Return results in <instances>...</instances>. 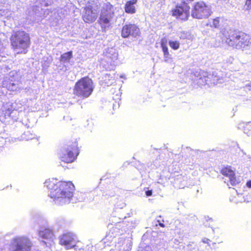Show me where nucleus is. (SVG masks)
<instances>
[{
	"instance_id": "nucleus-13",
	"label": "nucleus",
	"mask_w": 251,
	"mask_h": 251,
	"mask_svg": "<svg viewBox=\"0 0 251 251\" xmlns=\"http://www.w3.org/2000/svg\"><path fill=\"white\" fill-rule=\"evenodd\" d=\"M98 15L96 9L92 7L88 6L85 9V13L83 15V19L85 23H92L96 20Z\"/></svg>"
},
{
	"instance_id": "nucleus-26",
	"label": "nucleus",
	"mask_w": 251,
	"mask_h": 251,
	"mask_svg": "<svg viewBox=\"0 0 251 251\" xmlns=\"http://www.w3.org/2000/svg\"><path fill=\"white\" fill-rule=\"evenodd\" d=\"M244 87L248 89V90L251 91V81L250 83L246 84Z\"/></svg>"
},
{
	"instance_id": "nucleus-17",
	"label": "nucleus",
	"mask_w": 251,
	"mask_h": 251,
	"mask_svg": "<svg viewBox=\"0 0 251 251\" xmlns=\"http://www.w3.org/2000/svg\"><path fill=\"white\" fill-rule=\"evenodd\" d=\"M137 0H132L127 1L125 5V11L127 13L133 14L135 13V8L134 4Z\"/></svg>"
},
{
	"instance_id": "nucleus-23",
	"label": "nucleus",
	"mask_w": 251,
	"mask_h": 251,
	"mask_svg": "<svg viewBox=\"0 0 251 251\" xmlns=\"http://www.w3.org/2000/svg\"><path fill=\"white\" fill-rule=\"evenodd\" d=\"M40 2L42 5H44L47 6L49 5V3H50V0H38Z\"/></svg>"
},
{
	"instance_id": "nucleus-16",
	"label": "nucleus",
	"mask_w": 251,
	"mask_h": 251,
	"mask_svg": "<svg viewBox=\"0 0 251 251\" xmlns=\"http://www.w3.org/2000/svg\"><path fill=\"white\" fill-rule=\"evenodd\" d=\"M40 236L44 239L52 240L54 238V234L52 230L45 228L40 232Z\"/></svg>"
},
{
	"instance_id": "nucleus-40",
	"label": "nucleus",
	"mask_w": 251,
	"mask_h": 251,
	"mask_svg": "<svg viewBox=\"0 0 251 251\" xmlns=\"http://www.w3.org/2000/svg\"><path fill=\"white\" fill-rule=\"evenodd\" d=\"M250 201H251V200Z\"/></svg>"
},
{
	"instance_id": "nucleus-20",
	"label": "nucleus",
	"mask_w": 251,
	"mask_h": 251,
	"mask_svg": "<svg viewBox=\"0 0 251 251\" xmlns=\"http://www.w3.org/2000/svg\"><path fill=\"white\" fill-rule=\"evenodd\" d=\"M72 51H68L67 52L63 53L61 55L60 61L64 63L69 62L70 59L72 57Z\"/></svg>"
},
{
	"instance_id": "nucleus-11",
	"label": "nucleus",
	"mask_w": 251,
	"mask_h": 251,
	"mask_svg": "<svg viewBox=\"0 0 251 251\" xmlns=\"http://www.w3.org/2000/svg\"><path fill=\"white\" fill-rule=\"evenodd\" d=\"M75 236L70 232L63 234L59 238V244L65 246L67 249L74 248L75 246Z\"/></svg>"
},
{
	"instance_id": "nucleus-37",
	"label": "nucleus",
	"mask_w": 251,
	"mask_h": 251,
	"mask_svg": "<svg viewBox=\"0 0 251 251\" xmlns=\"http://www.w3.org/2000/svg\"><path fill=\"white\" fill-rule=\"evenodd\" d=\"M249 196H247L246 197H248ZM246 199L248 200V198H247ZM247 201H249V200H247Z\"/></svg>"
},
{
	"instance_id": "nucleus-12",
	"label": "nucleus",
	"mask_w": 251,
	"mask_h": 251,
	"mask_svg": "<svg viewBox=\"0 0 251 251\" xmlns=\"http://www.w3.org/2000/svg\"><path fill=\"white\" fill-rule=\"evenodd\" d=\"M140 33V29L134 24H126L123 26L121 32L122 37L126 38L130 36L136 37Z\"/></svg>"
},
{
	"instance_id": "nucleus-2",
	"label": "nucleus",
	"mask_w": 251,
	"mask_h": 251,
	"mask_svg": "<svg viewBox=\"0 0 251 251\" xmlns=\"http://www.w3.org/2000/svg\"><path fill=\"white\" fill-rule=\"evenodd\" d=\"M225 42L230 47L236 49H245L251 46L250 36L242 32L230 30L225 35Z\"/></svg>"
},
{
	"instance_id": "nucleus-30",
	"label": "nucleus",
	"mask_w": 251,
	"mask_h": 251,
	"mask_svg": "<svg viewBox=\"0 0 251 251\" xmlns=\"http://www.w3.org/2000/svg\"><path fill=\"white\" fill-rule=\"evenodd\" d=\"M203 78L204 79V82L205 84H208V76H205L204 75H203Z\"/></svg>"
},
{
	"instance_id": "nucleus-3",
	"label": "nucleus",
	"mask_w": 251,
	"mask_h": 251,
	"mask_svg": "<svg viewBox=\"0 0 251 251\" xmlns=\"http://www.w3.org/2000/svg\"><path fill=\"white\" fill-rule=\"evenodd\" d=\"M94 90L92 80L88 77L80 79L75 84L74 94L82 99L89 97Z\"/></svg>"
},
{
	"instance_id": "nucleus-27",
	"label": "nucleus",
	"mask_w": 251,
	"mask_h": 251,
	"mask_svg": "<svg viewBox=\"0 0 251 251\" xmlns=\"http://www.w3.org/2000/svg\"><path fill=\"white\" fill-rule=\"evenodd\" d=\"M50 11L49 9H47L44 12L43 16L44 18L46 17L47 15H49Z\"/></svg>"
},
{
	"instance_id": "nucleus-10",
	"label": "nucleus",
	"mask_w": 251,
	"mask_h": 251,
	"mask_svg": "<svg viewBox=\"0 0 251 251\" xmlns=\"http://www.w3.org/2000/svg\"><path fill=\"white\" fill-rule=\"evenodd\" d=\"M31 244L24 239H15L10 245V251H30Z\"/></svg>"
},
{
	"instance_id": "nucleus-36",
	"label": "nucleus",
	"mask_w": 251,
	"mask_h": 251,
	"mask_svg": "<svg viewBox=\"0 0 251 251\" xmlns=\"http://www.w3.org/2000/svg\"><path fill=\"white\" fill-rule=\"evenodd\" d=\"M3 58V57L0 55V61L2 60V59Z\"/></svg>"
},
{
	"instance_id": "nucleus-39",
	"label": "nucleus",
	"mask_w": 251,
	"mask_h": 251,
	"mask_svg": "<svg viewBox=\"0 0 251 251\" xmlns=\"http://www.w3.org/2000/svg\"><path fill=\"white\" fill-rule=\"evenodd\" d=\"M181 205L182 206H183V203H181Z\"/></svg>"
},
{
	"instance_id": "nucleus-4",
	"label": "nucleus",
	"mask_w": 251,
	"mask_h": 251,
	"mask_svg": "<svg viewBox=\"0 0 251 251\" xmlns=\"http://www.w3.org/2000/svg\"><path fill=\"white\" fill-rule=\"evenodd\" d=\"M79 152L76 144L70 145L61 150L58 158L61 162L65 164L72 163L76 160Z\"/></svg>"
},
{
	"instance_id": "nucleus-32",
	"label": "nucleus",
	"mask_w": 251,
	"mask_h": 251,
	"mask_svg": "<svg viewBox=\"0 0 251 251\" xmlns=\"http://www.w3.org/2000/svg\"><path fill=\"white\" fill-rule=\"evenodd\" d=\"M246 185L248 187L251 188V180L248 181Z\"/></svg>"
},
{
	"instance_id": "nucleus-6",
	"label": "nucleus",
	"mask_w": 251,
	"mask_h": 251,
	"mask_svg": "<svg viewBox=\"0 0 251 251\" xmlns=\"http://www.w3.org/2000/svg\"><path fill=\"white\" fill-rule=\"evenodd\" d=\"M194 0H175L176 9H174V16H175L178 21L181 22L186 21L189 16L190 7L188 5L189 1Z\"/></svg>"
},
{
	"instance_id": "nucleus-38",
	"label": "nucleus",
	"mask_w": 251,
	"mask_h": 251,
	"mask_svg": "<svg viewBox=\"0 0 251 251\" xmlns=\"http://www.w3.org/2000/svg\"><path fill=\"white\" fill-rule=\"evenodd\" d=\"M13 112V111H12V112L10 113H9V116H10V115Z\"/></svg>"
},
{
	"instance_id": "nucleus-9",
	"label": "nucleus",
	"mask_w": 251,
	"mask_h": 251,
	"mask_svg": "<svg viewBox=\"0 0 251 251\" xmlns=\"http://www.w3.org/2000/svg\"><path fill=\"white\" fill-rule=\"evenodd\" d=\"M2 85L9 91H16L19 88L18 75L16 73L11 72L8 76L5 77Z\"/></svg>"
},
{
	"instance_id": "nucleus-33",
	"label": "nucleus",
	"mask_w": 251,
	"mask_h": 251,
	"mask_svg": "<svg viewBox=\"0 0 251 251\" xmlns=\"http://www.w3.org/2000/svg\"><path fill=\"white\" fill-rule=\"evenodd\" d=\"M209 241H210V240L208 239H204L203 240V242L204 243H207V244H208L209 243Z\"/></svg>"
},
{
	"instance_id": "nucleus-18",
	"label": "nucleus",
	"mask_w": 251,
	"mask_h": 251,
	"mask_svg": "<svg viewBox=\"0 0 251 251\" xmlns=\"http://www.w3.org/2000/svg\"><path fill=\"white\" fill-rule=\"evenodd\" d=\"M39 140V138L37 137L34 134L31 133L30 131H27L25 132L21 136V140L29 141L31 140Z\"/></svg>"
},
{
	"instance_id": "nucleus-5",
	"label": "nucleus",
	"mask_w": 251,
	"mask_h": 251,
	"mask_svg": "<svg viewBox=\"0 0 251 251\" xmlns=\"http://www.w3.org/2000/svg\"><path fill=\"white\" fill-rule=\"evenodd\" d=\"M11 45L15 49H21L25 51L30 45V37L28 33L24 31H18L10 38Z\"/></svg>"
},
{
	"instance_id": "nucleus-21",
	"label": "nucleus",
	"mask_w": 251,
	"mask_h": 251,
	"mask_svg": "<svg viewBox=\"0 0 251 251\" xmlns=\"http://www.w3.org/2000/svg\"><path fill=\"white\" fill-rule=\"evenodd\" d=\"M219 24V20L218 18L214 19L212 20V22H209L207 24V25H209L211 27H217Z\"/></svg>"
},
{
	"instance_id": "nucleus-8",
	"label": "nucleus",
	"mask_w": 251,
	"mask_h": 251,
	"mask_svg": "<svg viewBox=\"0 0 251 251\" xmlns=\"http://www.w3.org/2000/svg\"><path fill=\"white\" fill-rule=\"evenodd\" d=\"M211 10L203 1L195 3L192 10V16L196 19H202L208 18L211 15Z\"/></svg>"
},
{
	"instance_id": "nucleus-7",
	"label": "nucleus",
	"mask_w": 251,
	"mask_h": 251,
	"mask_svg": "<svg viewBox=\"0 0 251 251\" xmlns=\"http://www.w3.org/2000/svg\"><path fill=\"white\" fill-rule=\"evenodd\" d=\"M114 16V9L113 6L109 2L103 3L100 13V23L102 26L108 27L110 25V21Z\"/></svg>"
},
{
	"instance_id": "nucleus-14",
	"label": "nucleus",
	"mask_w": 251,
	"mask_h": 251,
	"mask_svg": "<svg viewBox=\"0 0 251 251\" xmlns=\"http://www.w3.org/2000/svg\"><path fill=\"white\" fill-rule=\"evenodd\" d=\"M222 174L228 177L229 181L232 185H235L236 184V180L234 176V172L230 167H226L221 170Z\"/></svg>"
},
{
	"instance_id": "nucleus-31",
	"label": "nucleus",
	"mask_w": 251,
	"mask_h": 251,
	"mask_svg": "<svg viewBox=\"0 0 251 251\" xmlns=\"http://www.w3.org/2000/svg\"><path fill=\"white\" fill-rule=\"evenodd\" d=\"M246 128H247V127H246L245 128V129H244V132H245V133H246V134H247V135H248V136H251V130L250 131V133H249V134H248V132L246 131V130H247Z\"/></svg>"
},
{
	"instance_id": "nucleus-25",
	"label": "nucleus",
	"mask_w": 251,
	"mask_h": 251,
	"mask_svg": "<svg viewBox=\"0 0 251 251\" xmlns=\"http://www.w3.org/2000/svg\"><path fill=\"white\" fill-rule=\"evenodd\" d=\"M179 46V43L176 41L174 42V50H177L178 49Z\"/></svg>"
},
{
	"instance_id": "nucleus-24",
	"label": "nucleus",
	"mask_w": 251,
	"mask_h": 251,
	"mask_svg": "<svg viewBox=\"0 0 251 251\" xmlns=\"http://www.w3.org/2000/svg\"><path fill=\"white\" fill-rule=\"evenodd\" d=\"M246 5L248 9H250L251 8V0H247L246 2Z\"/></svg>"
},
{
	"instance_id": "nucleus-22",
	"label": "nucleus",
	"mask_w": 251,
	"mask_h": 251,
	"mask_svg": "<svg viewBox=\"0 0 251 251\" xmlns=\"http://www.w3.org/2000/svg\"><path fill=\"white\" fill-rule=\"evenodd\" d=\"M179 37L180 39H190V34L187 32H182L179 34Z\"/></svg>"
},
{
	"instance_id": "nucleus-1",
	"label": "nucleus",
	"mask_w": 251,
	"mask_h": 251,
	"mask_svg": "<svg viewBox=\"0 0 251 251\" xmlns=\"http://www.w3.org/2000/svg\"><path fill=\"white\" fill-rule=\"evenodd\" d=\"M44 186L49 190L51 198L64 204L70 203L75 190L72 181H58L56 179L46 180Z\"/></svg>"
},
{
	"instance_id": "nucleus-29",
	"label": "nucleus",
	"mask_w": 251,
	"mask_h": 251,
	"mask_svg": "<svg viewBox=\"0 0 251 251\" xmlns=\"http://www.w3.org/2000/svg\"><path fill=\"white\" fill-rule=\"evenodd\" d=\"M157 222L159 223V225L161 226V227H165V226L164 225V224L161 222V221L160 220V219H157ZM162 222H163V220H162Z\"/></svg>"
},
{
	"instance_id": "nucleus-28",
	"label": "nucleus",
	"mask_w": 251,
	"mask_h": 251,
	"mask_svg": "<svg viewBox=\"0 0 251 251\" xmlns=\"http://www.w3.org/2000/svg\"><path fill=\"white\" fill-rule=\"evenodd\" d=\"M152 190H148L146 191V195L147 197L151 196L152 195Z\"/></svg>"
},
{
	"instance_id": "nucleus-34",
	"label": "nucleus",
	"mask_w": 251,
	"mask_h": 251,
	"mask_svg": "<svg viewBox=\"0 0 251 251\" xmlns=\"http://www.w3.org/2000/svg\"><path fill=\"white\" fill-rule=\"evenodd\" d=\"M169 44H170V47L173 48V42L172 41H170L169 42Z\"/></svg>"
},
{
	"instance_id": "nucleus-15",
	"label": "nucleus",
	"mask_w": 251,
	"mask_h": 251,
	"mask_svg": "<svg viewBox=\"0 0 251 251\" xmlns=\"http://www.w3.org/2000/svg\"><path fill=\"white\" fill-rule=\"evenodd\" d=\"M118 54L114 48H109L105 51V57L108 59H110L111 64H114L115 62L118 59Z\"/></svg>"
},
{
	"instance_id": "nucleus-35",
	"label": "nucleus",
	"mask_w": 251,
	"mask_h": 251,
	"mask_svg": "<svg viewBox=\"0 0 251 251\" xmlns=\"http://www.w3.org/2000/svg\"><path fill=\"white\" fill-rule=\"evenodd\" d=\"M197 79H202V77H201V76L199 77L198 75L197 76Z\"/></svg>"
},
{
	"instance_id": "nucleus-19",
	"label": "nucleus",
	"mask_w": 251,
	"mask_h": 251,
	"mask_svg": "<svg viewBox=\"0 0 251 251\" xmlns=\"http://www.w3.org/2000/svg\"><path fill=\"white\" fill-rule=\"evenodd\" d=\"M167 40L166 39H162L161 41V47L162 49V50L164 53V56L165 58V61L167 62L168 61V58H169V56H170L168 50V48L166 46Z\"/></svg>"
}]
</instances>
